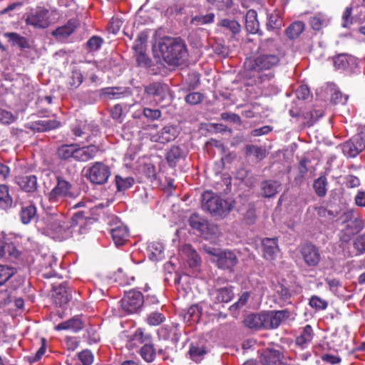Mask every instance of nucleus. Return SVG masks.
<instances>
[{
	"mask_svg": "<svg viewBox=\"0 0 365 365\" xmlns=\"http://www.w3.org/2000/svg\"><path fill=\"white\" fill-rule=\"evenodd\" d=\"M283 54L277 41L274 38H267L260 42L255 57L247 58L245 67L247 71L257 72L253 82L259 84L269 81L273 78L272 73L261 74L263 71H270L277 66Z\"/></svg>",
	"mask_w": 365,
	"mask_h": 365,
	"instance_id": "1",
	"label": "nucleus"
},
{
	"mask_svg": "<svg viewBox=\"0 0 365 365\" xmlns=\"http://www.w3.org/2000/svg\"><path fill=\"white\" fill-rule=\"evenodd\" d=\"M207 254L210 255V261L215 263L221 269H230L235 267L238 259L234 252L220 250L214 247H206Z\"/></svg>",
	"mask_w": 365,
	"mask_h": 365,
	"instance_id": "7",
	"label": "nucleus"
},
{
	"mask_svg": "<svg viewBox=\"0 0 365 365\" xmlns=\"http://www.w3.org/2000/svg\"><path fill=\"white\" fill-rule=\"evenodd\" d=\"M344 155L355 158L365 149V125L360 128L357 134L341 145Z\"/></svg>",
	"mask_w": 365,
	"mask_h": 365,
	"instance_id": "8",
	"label": "nucleus"
},
{
	"mask_svg": "<svg viewBox=\"0 0 365 365\" xmlns=\"http://www.w3.org/2000/svg\"><path fill=\"white\" fill-rule=\"evenodd\" d=\"M110 175V168L101 162H96L88 169L87 177L96 185H103L108 182Z\"/></svg>",
	"mask_w": 365,
	"mask_h": 365,
	"instance_id": "11",
	"label": "nucleus"
},
{
	"mask_svg": "<svg viewBox=\"0 0 365 365\" xmlns=\"http://www.w3.org/2000/svg\"><path fill=\"white\" fill-rule=\"evenodd\" d=\"M78 358L83 365H91L93 362V355L89 350H83L78 354Z\"/></svg>",
	"mask_w": 365,
	"mask_h": 365,
	"instance_id": "50",
	"label": "nucleus"
},
{
	"mask_svg": "<svg viewBox=\"0 0 365 365\" xmlns=\"http://www.w3.org/2000/svg\"><path fill=\"white\" fill-rule=\"evenodd\" d=\"M202 100V95L200 93L195 92L189 93L185 97V101L191 105H195L200 103Z\"/></svg>",
	"mask_w": 365,
	"mask_h": 365,
	"instance_id": "58",
	"label": "nucleus"
},
{
	"mask_svg": "<svg viewBox=\"0 0 365 365\" xmlns=\"http://www.w3.org/2000/svg\"><path fill=\"white\" fill-rule=\"evenodd\" d=\"M255 10H249L245 16V27L250 34H256L259 31V24Z\"/></svg>",
	"mask_w": 365,
	"mask_h": 365,
	"instance_id": "26",
	"label": "nucleus"
},
{
	"mask_svg": "<svg viewBox=\"0 0 365 365\" xmlns=\"http://www.w3.org/2000/svg\"><path fill=\"white\" fill-rule=\"evenodd\" d=\"M351 13H352V7L351 6L346 7L344 12V14L342 16L343 27L346 28L352 24Z\"/></svg>",
	"mask_w": 365,
	"mask_h": 365,
	"instance_id": "59",
	"label": "nucleus"
},
{
	"mask_svg": "<svg viewBox=\"0 0 365 365\" xmlns=\"http://www.w3.org/2000/svg\"><path fill=\"white\" fill-rule=\"evenodd\" d=\"M244 322L250 329H263L262 313L250 314Z\"/></svg>",
	"mask_w": 365,
	"mask_h": 365,
	"instance_id": "29",
	"label": "nucleus"
},
{
	"mask_svg": "<svg viewBox=\"0 0 365 365\" xmlns=\"http://www.w3.org/2000/svg\"><path fill=\"white\" fill-rule=\"evenodd\" d=\"M17 117L11 112L0 109V121L4 124H10L15 121Z\"/></svg>",
	"mask_w": 365,
	"mask_h": 365,
	"instance_id": "52",
	"label": "nucleus"
},
{
	"mask_svg": "<svg viewBox=\"0 0 365 365\" xmlns=\"http://www.w3.org/2000/svg\"><path fill=\"white\" fill-rule=\"evenodd\" d=\"M246 155L248 156L253 155L258 160H261L266 157V150L259 146L255 145H247L245 148Z\"/></svg>",
	"mask_w": 365,
	"mask_h": 365,
	"instance_id": "34",
	"label": "nucleus"
},
{
	"mask_svg": "<svg viewBox=\"0 0 365 365\" xmlns=\"http://www.w3.org/2000/svg\"><path fill=\"white\" fill-rule=\"evenodd\" d=\"M158 48L162 58L169 65H180L187 57L186 45L180 38H163L158 42Z\"/></svg>",
	"mask_w": 365,
	"mask_h": 365,
	"instance_id": "3",
	"label": "nucleus"
},
{
	"mask_svg": "<svg viewBox=\"0 0 365 365\" xmlns=\"http://www.w3.org/2000/svg\"><path fill=\"white\" fill-rule=\"evenodd\" d=\"M165 320V317L160 312H154L147 317V323L150 326H158Z\"/></svg>",
	"mask_w": 365,
	"mask_h": 365,
	"instance_id": "42",
	"label": "nucleus"
},
{
	"mask_svg": "<svg viewBox=\"0 0 365 365\" xmlns=\"http://www.w3.org/2000/svg\"><path fill=\"white\" fill-rule=\"evenodd\" d=\"M150 252V258L153 260L158 261L163 258L164 246L160 242H152L148 246Z\"/></svg>",
	"mask_w": 365,
	"mask_h": 365,
	"instance_id": "30",
	"label": "nucleus"
},
{
	"mask_svg": "<svg viewBox=\"0 0 365 365\" xmlns=\"http://www.w3.org/2000/svg\"><path fill=\"white\" fill-rule=\"evenodd\" d=\"M4 36L14 45H17L21 48H27L29 46L26 38L17 33H5Z\"/></svg>",
	"mask_w": 365,
	"mask_h": 365,
	"instance_id": "32",
	"label": "nucleus"
},
{
	"mask_svg": "<svg viewBox=\"0 0 365 365\" xmlns=\"http://www.w3.org/2000/svg\"><path fill=\"white\" fill-rule=\"evenodd\" d=\"M73 33V29L70 26H62L56 29L53 32V35L59 38H66Z\"/></svg>",
	"mask_w": 365,
	"mask_h": 365,
	"instance_id": "55",
	"label": "nucleus"
},
{
	"mask_svg": "<svg viewBox=\"0 0 365 365\" xmlns=\"http://www.w3.org/2000/svg\"><path fill=\"white\" fill-rule=\"evenodd\" d=\"M98 148L94 145L80 146L77 143L63 144L56 149L57 158L67 162H87L94 158Z\"/></svg>",
	"mask_w": 365,
	"mask_h": 365,
	"instance_id": "4",
	"label": "nucleus"
},
{
	"mask_svg": "<svg viewBox=\"0 0 365 365\" xmlns=\"http://www.w3.org/2000/svg\"><path fill=\"white\" fill-rule=\"evenodd\" d=\"M23 5L24 3L22 1L10 4L1 11V14H8L9 16H12L15 14V12L22 8Z\"/></svg>",
	"mask_w": 365,
	"mask_h": 365,
	"instance_id": "44",
	"label": "nucleus"
},
{
	"mask_svg": "<svg viewBox=\"0 0 365 365\" xmlns=\"http://www.w3.org/2000/svg\"><path fill=\"white\" fill-rule=\"evenodd\" d=\"M263 257L267 260H273L279 252V247L275 238H265L262 240Z\"/></svg>",
	"mask_w": 365,
	"mask_h": 365,
	"instance_id": "17",
	"label": "nucleus"
},
{
	"mask_svg": "<svg viewBox=\"0 0 365 365\" xmlns=\"http://www.w3.org/2000/svg\"><path fill=\"white\" fill-rule=\"evenodd\" d=\"M186 248L190 252V265L194 267L199 265L201 261L200 257L195 252V251L191 248L190 245L186 246Z\"/></svg>",
	"mask_w": 365,
	"mask_h": 365,
	"instance_id": "63",
	"label": "nucleus"
},
{
	"mask_svg": "<svg viewBox=\"0 0 365 365\" xmlns=\"http://www.w3.org/2000/svg\"><path fill=\"white\" fill-rule=\"evenodd\" d=\"M143 115L149 120H157L161 116V112L158 109L144 108Z\"/></svg>",
	"mask_w": 365,
	"mask_h": 365,
	"instance_id": "56",
	"label": "nucleus"
},
{
	"mask_svg": "<svg viewBox=\"0 0 365 365\" xmlns=\"http://www.w3.org/2000/svg\"><path fill=\"white\" fill-rule=\"evenodd\" d=\"M313 336V329L307 324L302 328L300 335L297 337L296 344L302 348H305L312 341Z\"/></svg>",
	"mask_w": 365,
	"mask_h": 365,
	"instance_id": "25",
	"label": "nucleus"
},
{
	"mask_svg": "<svg viewBox=\"0 0 365 365\" xmlns=\"http://www.w3.org/2000/svg\"><path fill=\"white\" fill-rule=\"evenodd\" d=\"M260 362L263 365H282V356L279 351L266 349L260 354Z\"/></svg>",
	"mask_w": 365,
	"mask_h": 365,
	"instance_id": "18",
	"label": "nucleus"
},
{
	"mask_svg": "<svg viewBox=\"0 0 365 365\" xmlns=\"http://www.w3.org/2000/svg\"><path fill=\"white\" fill-rule=\"evenodd\" d=\"M189 223L193 229L200 231L203 230L206 227L205 223L201 220V219L197 215H192L190 216L189 219Z\"/></svg>",
	"mask_w": 365,
	"mask_h": 365,
	"instance_id": "47",
	"label": "nucleus"
},
{
	"mask_svg": "<svg viewBox=\"0 0 365 365\" xmlns=\"http://www.w3.org/2000/svg\"><path fill=\"white\" fill-rule=\"evenodd\" d=\"M123 26V21L118 18H112L109 22L108 27V31L113 34H116Z\"/></svg>",
	"mask_w": 365,
	"mask_h": 365,
	"instance_id": "51",
	"label": "nucleus"
},
{
	"mask_svg": "<svg viewBox=\"0 0 365 365\" xmlns=\"http://www.w3.org/2000/svg\"><path fill=\"white\" fill-rule=\"evenodd\" d=\"M19 252L12 243L0 244V257L16 259L19 256Z\"/></svg>",
	"mask_w": 365,
	"mask_h": 365,
	"instance_id": "27",
	"label": "nucleus"
},
{
	"mask_svg": "<svg viewBox=\"0 0 365 365\" xmlns=\"http://www.w3.org/2000/svg\"><path fill=\"white\" fill-rule=\"evenodd\" d=\"M325 21V18L322 14H317L309 19V24L314 30H319Z\"/></svg>",
	"mask_w": 365,
	"mask_h": 365,
	"instance_id": "45",
	"label": "nucleus"
},
{
	"mask_svg": "<svg viewBox=\"0 0 365 365\" xmlns=\"http://www.w3.org/2000/svg\"><path fill=\"white\" fill-rule=\"evenodd\" d=\"M202 313L201 307L197 304L190 306L184 315V318L187 322H198Z\"/></svg>",
	"mask_w": 365,
	"mask_h": 365,
	"instance_id": "33",
	"label": "nucleus"
},
{
	"mask_svg": "<svg viewBox=\"0 0 365 365\" xmlns=\"http://www.w3.org/2000/svg\"><path fill=\"white\" fill-rule=\"evenodd\" d=\"M202 207L214 216L222 217L233 208V202L223 200L212 192L207 191L202 195Z\"/></svg>",
	"mask_w": 365,
	"mask_h": 365,
	"instance_id": "5",
	"label": "nucleus"
},
{
	"mask_svg": "<svg viewBox=\"0 0 365 365\" xmlns=\"http://www.w3.org/2000/svg\"><path fill=\"white\" fill-rule=\"evenodd\" d=\"M178 134L179 130L176 126L167 125L160 130L155 140L161 143H165L175 140Z\"/></svg>",
	"mask_w": 365,
	"mask_h": 365,
	"instance_id": "20",
	"label": "nucleus"
},
{
	"mask_svg": "<svg viewBox=\"0 0 365 365\" xmlns=\"http://www.w3.org/2000/svg\"><path fill=\"white\" fill-rule=\"evenodd\" d=\"M354 62L353 57L346 54L338 55L334 59V65L336 69H346L351 63Z\"/></svg>",
	"mask_w": 365,
	"mask_h": 365,
	"instance_id": "36",
	"label": "nucleus"
},
{
	"mask_svg": "<svg viewBox=\"0 0 365 365\" xmlns=\"http://www.w3.org/2000/svg\"><path fill=\"white\" fill-rule=\"evenodd\" d=\"M113 220L115 226L111 227L109 232L115 245L118 247L123 245L128 240L129 231L128 227L119 222L117 218Z\"/></svg>",
	"mask_w": 365,
	"mask_h": 365,
	"instance_id": "14",
	"label": "nucleus"
},
{
	"mask_svg": "<svg viewBox=\"0 0 365 365\" xmlns=\"http://www.w3.org/2000/svg\"><path fill=\"white\" fill-rule=\"evenodd\" d=\"M140 354L146 362H152L155 357V351L153 345L146 344L140 349Z\"/></svg>",
	"mask_w": 365,
	"mask_h": 365,
	"instance_id": "37",
	"label": "nucleus"
},
{
	"mask_svg": "<svg viewBox=\"0 0 365 365\" xmlns=\"http://www.w3.org/2000/svg\"><path fill=\"white\" fill-rule=\"evenodd\" d=\"M280 182L274 180H266L262 182L261 190L265 197H274L280 189Z\"/></svg>",
	"mask_w": 365,
	"mask_h": 365,
	"instance_id": "23",
	"label": "nucleus"
},
{
	"mask_svg": "<svg viewBox=\"0 0 365 365\" xmlns=\"http://www.w3.org/2000/svg\"><path fill=\"white\" fill-rule=\"evenodd\" d=\"M134 183L132 178H122L119 175L115 176V185L118 191H124L130 188Z\"/></svg>",
	"mask_w": 365,
	"mask_h": 365,
	"instance_id": "39",
	"label": "nucleus"
},
{
	"mask_svg": "<svg viewBox=\"0 0 365 365\" xmlns=\"http://www.w3.org/2000/svg\"><path fill=\"white\" fill-rule=\"evenodd\" d=\"M144 303V297L140 292L130 290L121 299L122 309L128 314L138 312Z\"/></svg>",
	"mask_w": 365,
	"mask_h": 365,
	"instance_id": "12",
	"label": "nucleus"
},
{
	"mask_svg": "<svg viewBox=\"0 0 365 365\" xmlns=\"http://www.w3.org/2000/svg\"><path fill=\"white\" fill-rule=\"evenodd\" d=\"M20 188L25 192H34L37 189V178L35 175H23L16 178Z\"/></svg>",
	"mask_w": 365,
	"mask_h": 365,
	"instance_id": "19",
	"label": "nucleus"
},
{
	"mask_svg": "<svg viewBox=\"0 0 365 365\" xmlns=\"http://www.w3.org/2000/svg\"><path fill=\"white\" fill-rule=\"evenodd\" d=\"M83 82V76L78 71H73L69 82L71 87L78 88Z\"/></svg>",
	"mask_w": 365,
	"mask_h": 365,
	"instance_id": "60",
	"label": "nucleus"
},
{
	"mask_svg": "<svg viewBox=\"0 0 365 365\" xmlns=\"http://www.w3.org/2000/svg\"><path fill=\"white\" fill-rule=\"evenodd\" d=\"M136 61L140 66L148 67L151 64L150 59L144 53L143 51L137 53Z\"/></svg>",
	"mask_w": 365,
	"mask_h": 365,
	"instance_id": "57",
	"label": "nucleus"
},
{
	"mask_svg": "<svg viewBox=\"0 0 365 365\" xmlns=\"http://www.w3.org/2000/svg\"><path fill=\"white\" fill-rule=\"evenodd\" d=\"M296 314L289 309L262 312L263 329H277L281 324L287 321L294 320Z\"/></svg>",
	"mask_w": 365,
	"mask_h": 365,
	"instance_id": "6",
	"label": "nucleus"
},
{
	"mask_svg": "<svg viewBox=\"0 0 365 365\" xmlns=\"http://www.w3.org/2000/svg\"><path fill=\"white\" fill-rule=\"evenodd\" d=\"M182 156L183 152L181 148L178 146H173L167 153V160L170 163H175Z\"/></svg>",
	"mask_w": 365,
	"mask_h": 365,
	"instance_id": "40",
	"label": "nucleus"
},
{
	"mask_svg": "<svg viewBox=\"0 0 365 365\" xmlns=\"http://www.w3.org/2000/svg\"><path fill=\"white\" fill-rule=\"evenodd\" d=\"M103 43L102 38L93 36L87 41V46L91 51L98 50Z\"/></svg>",
	"mask_w": 365,
	"mask_h": 365,
	"instance_id": "46",
	"label": "nucleus"
},
{
	"mask_svg": "<svg viewBox=\"0 0 365 365\" xmlns=\"http://www.w3.org/2000/svg\"><path fill=\"white\" fill-rule=\"evenodd\" d=\"M61 126V123L56 119L38 120L31 122L28 126L32 130L37 132H46L56 129Z\"/></svg>",
	"mask_w": 365,
	"mask_h": 365,
	"instance_id": "16",
	"label": "nucleus"
},
{
	"mask_svg": "<svg viewBox=\"0 0 365 365\" xmlns=\"http://www.w3.org/2000/svg\"><path fill=\"white\" fill-rule=\"evenodd\" d=\"M354 245L360 252H365V235L357 237L354 241Z\"/></svg>",
	"mask_w": 365,
	"mask_h": 365,
	"instance_id": "64",
	"label": "nucleus"
},
{
	"mask_svg": "<svg viewBox=\"0 0 365 365\" xmlns=\"http://www.w3.org/2000/svg\"><path fill=\"white\" fill-rule=\"evenodd\" d=\"M267 26L269 29H279L282 26V20L277 14H272L269 16Z\"/></svg>",
	"mask_w": 365,
	"mask_h": 365,
	"instance_id": "48",
	"label": "nucleus"
},
{
	"mask_svg": "<svg viewBox=\"0 0 365 365\" xmlns=\"http://www.w3.org/2000/svg\"><path fill=\"white\" fill-rule=\"evenodd\" d=\"M304 30V23L302 21H295L290 24L286 29V34L289 38L294 39L299 37Z\"/></svg>",
	"mask_w": 365,
	"mask_h": 365,
	"instance_id": "31",
	"label": "nucleus"
},
{
	"mask_svg": "<svg viewBox=\"0 0 365 365\" xmlns=\"http://www.w3.org/2000/svg\"><path fill=\"white\" fill-rule=\"evenodd\" d=\"M84 323L79 316H76L66 322L58 324L56 329L57 330H71L77 332L83 328Z\"/></svg>",
	"mask_w": 365,
	"mask_h": 365,
	"instance_id": "21",
	"label": "nucleus"
},
{
	"mask_svg": "<svg viewBox=\"0 0 365 365\" xmlns=\"http://www.w3.org/2000/svg\"><path fill=\"white\" fill-rule=\"evenodd\" d=\"M14 272L13 268L0 264V286L4 284L14 274Z\"/></svg>",
	"mask_w": 365,
	"mask_h": 365,
	"instance_id": "41",
	"label": "nucleus"
},
{
	"mask_svg": "<svg viewBox=\"0 0 365 365\" xmlns=\"http://www.w3.org/2000/svg\"><path fill=\"white\" fill-rule=\"evenodd\" d=\"M327 180L326 177L321 176L314 180L313 184L314 190L319 197H324L327 194Z\"/></svg>",
	"mask_w": 365,
	"mask_h": 365,
	"instance_id": "35",
	"label": "nucleus"
},
{
	"mask_svg": "<svg viewBox=\"0 0 365 365\" xmlns=\"http://www.w3.org/2000/svg\"><path fill=\"white\" fill-rule=\"evenodd\" d=\"M26 24L36 29H46L51 22L49 19V10L45 7H37L26 16Z\"/></svg>",
	"mask_w": 365,
	"mask_h": 365,
	"instance_id": "10",
	"label": "nucleus"
},
{
	"mask_svg": "<svg viewBox=\"0 0 365 365\" xmlns=\"http://www.w3.org/2000/svg\"><path fill=\"white\" fill-rule=\"evenodd\" d=\"M215 300L218 303H227L234 297V292L232 287H225L217 289L212 292Z\"/></svg>",
	"mask_w": 365,
	"mask_h": 365,
	"instance_id": "22",
	"label": "nucleus"
},
{
	"mask_svg": "<svg viewBox=\"0 0 365 365\" xmlns=\"http://www.w3.org/2000/svg\"><path fill=\"white\" fill-rule=\"evenodd\" d=\"M250 294L249 292H243L242 294V295L240 297L238 301L237 302H235V304H233L230 307V309L231 311L233 309H237L243 307L244 305H245L250 298Z\"/></svg>",
	"mask_w": 365,
	"mask_h": 365,
	"instance_id": "54",
	"label": "nucleus"
},
{
	"mask_svg": "<svg viewBox=\"0 0 365 365\" xmlns=\"http://www.w3.org/2000/svg\"><path fill=\"white\" fill-rule=\"evenodd\" d=\"M144 91L147 95L162 101L169 93V87L167 84L160 82H153L145 86Z\"/></svg>",
	"mask_w": 365,
	"mask_h": 365,
	"instance_id": "15",
	"label": "nucleus"
},
{
	"mask_svg": "<svg viewBox=\"0 0 365 365\" xmlns=\"http://www.w3.org/2000/svg\"><path fill=\"white\" fill-rule=\"evenodd\" d=\"M189 354L190 358L197 362L201 360L202 357L205 354V351L203 348L192 346L190 349Z\"/></svg>",
	"mask_w": 365,
	"mask_h": 365,
	"instance_id": "49",
	"label": "nucleus"
},
{
	"mask_svg": "<svg viewBox=\"0 0 365 365\" xmlns=\"http://www.w3.org/2000/svg\"><path fill=\"white\" fill-rule=\"evenodd\" d=\"M309 304L316 310H324L327 309L328 302L317 296H312L309 299Z\"/></svg>",
	"mask_w": 365,
	"mask_h": 365,
	"instance_id": "43",
	"label": "nucleus"
},
{
	"mask_svg": "<svg viewBox=\"0 0 365 365\" xmlns=\"http://www.w3.org/2000/svg\"><path fill=\"white\" fill-rule=\"evenodd\" d=\"M36 215V207L33 203L22 205L19 216L23 224H29Z\"/></svg>",
	"mask_w": 365,
	"mask_h": 365,
	"instance_id": "24",
	"label": "nucleus"
},
{
	"mask_svg": "<svg viewBox=\"0 0 365 365\" xmlns=\"http://www.w3.org/2000/svg\"><path fill=\"white\" fill-rule=\"evenodd\" d=\"M86 211L76 213L72 218L67 217L63 214L51 215L47 221L46 232L53 239L62 241L71 237L75 226H82L88 217L85 216Z\"/></svg>",
	"mask_w": 365,
	"mask_h": 365,
	"instance_id": "2",
	"label": "nucleus"
},
{
	"mask_svg": "<svg viewBox=\"0 0 365 365\" xmlns=\"http://www.w3.org/2000/svg\"><path fill=\"white\" fill-rule=\"evenodd\" d=\"M345 184L347 187L354 188L360 185V180L357 177L349 175L346 177Z\"/></svg>",
	"mask_w": 365,
	"mask_h": 365,
	"instance_id": "62",
	"label": "nucleus"
},
{
	"mask_svg": "<svg viewBox=\"0 0 365 365\" xmlns=\"http://www.w3.org/2000/svg\"><path fill=\"white\" fill-rule=\"evenodd\" d=\"M348 97L343 96L339 91H334L331 94V101L335 103L344 104L347 101Z\"/></svg>",
	"mask_w": 365,
	"mask_h": 365,
	"instance_id": "61",
	"label": "nucleus"
},
{
	"mask_svg": "<svg viewBox=\"0 0 365 365\" xmlns=\"http://www.w3.org/2000/svg\"><path fill=\"white\" fill-rule=\"evenodd\" d=\"M215 15L210 13L205 15H197L192 18L190 22L195 26H201L212 23L214 21Z\"/></svg>",
	"mask_w": 365,
	"mask_h": 365,
	"instance_id": "38",
	"label": "nucleus"
},
{
	"mask_svg": "<svg viewBox=\"0 0 365 365\" xmlns=\"http://www.w3.org/2000/svg\"><path fill=\"white\" fill-rule=\"evenodd\" d=\"M300 252L308 267H316L319 264L321 260V255L316 246L307 244L302 247Z\"/></svg>",
	"mask_w": 365,
	"mask_h": 365,
	"instance_id": "13",
	"label": "nucleus"
},
{
	"mask_svg": "<svg viewBox=\"0 0 365 365\" xmlns=\"http://www.w3.org/2000/svg\"><path fill=\"white\" fill-rule=\"evenodd\" d=\"M221 25L229 29L233 34L238 33L240 30V24L234 20L223 19L221 21Z\"/></svg>",
	"mask_w": 365,
	"mask_h": 365,
	"instance_id": "53",
	"label": "nucleus"
},
{
	"mask_svg": "<svg viewBox=\"0 0 365 365\" xmlns=\"http://www.w3.org/2000/svg\"><path fill=\"white\" fill-rule=\"evenodd\" d=\"M71 183L61 176L56 177V184L48 192L47 197L50 202L56 203L63 198H73L75 195L72 190Z\"/></svg>",
	"mask_w": 365,
	"mask_h": 365,
	"instance_id": "9",
	"label": "nucleus"
},
{
	"mask_svg": "<svg viewBox=\"0 0 365 365\" xmlns=\"http://www.w3.org/2000/svg\"><path fill=\"white\" fill-rule=\"evenodd\" d=\"M13 198L9 194V187L6 185H0V207L8 210L12 207Z\"/></svg>",
	"mask_w": 365,
	"mask_h": 365,
	"instance_id": "28",
	"label": "nucleus"
}]
</instances>
